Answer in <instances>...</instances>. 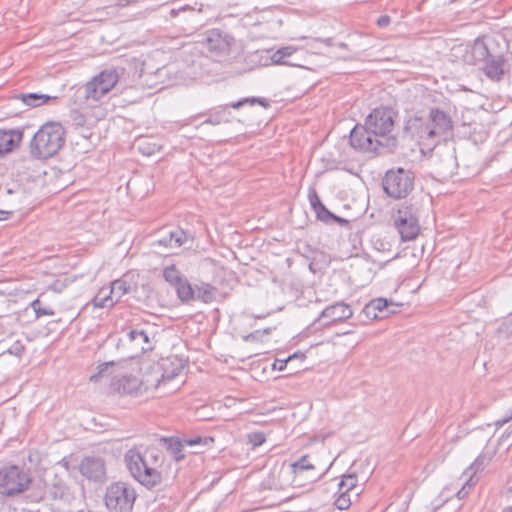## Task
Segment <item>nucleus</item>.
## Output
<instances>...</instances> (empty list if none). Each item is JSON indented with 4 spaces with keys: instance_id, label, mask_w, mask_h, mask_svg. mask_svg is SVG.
<instances>
[{
    "instance_id": "53",
    "label": "nucleus",
    "mask_w": 512,
    "mask_h": 512,
    "mask_svg": "<svg viewBox=\"0 0 512 512\" xmlns=\"http://www.w3.org/2000/svg\"><path fill=\"white\" fill-rule=\"evenodd\" d=\"M270 331H271V329H270V328L264 329V330H262V331H261V335H262V334H269V333H270Z\"/></svg>"
},
{
    "instance_id": "25",
    "label": "nucleus",
    "mask_w": 512,
    "mask_h": 512,
    "mask_svg": "<svg viewBox=\"0 0 512 512\" xmlns=\"http://www.w3.org/2000/svg\"><path fill=\"white\" fill-rule=\"evenodd\" d=\"M174 288L180 301L190 302L195 300V288L192 287L187 278L184 277Z\"/></svg>"
},
{
    "instance_id": "44",
    "label": "nucleus",
    "mask_w": 512,
    "mask_h": 512,
    "mask_svg": "<svg viewBox=\"0 0 512 512\" xmlns=\"http://www.w3.org/2000/svg\"><path fill=\"white\" fill-rule=\"evenodd\" d=\"M183 442H184L185 445L195 446V445H198V444H201V443H207L208 442V438H202L200 436L193 437V438H184Z\"/></svg>"
},
{
    "instance_id": "38",
    "label": "nucleus",
    "mask_w": 512,
    "mask_h": 512,
    "mask_svg": "<svg viewBox=\"0 0 512 512\" xmlns=\"http://www.w3.org/2000/svg\"><path fill=\"white\" fill-rule=\"evenodd\" d=\"M475 483L476 481L474 480L473 475L467 476V479L465 480L461 489L456 493V497L459 500L465 499L470 494L471 489L475 485Z\"/></svg>"
},
{
    "instance_id": "35",
    "label": "nucleus",
    "mask_w": 512,
    "mask_h": 512,
    "mask_svg": "<svg viewBox=\"0 0 512 512\" xmlns=\"http://www.w3.org/2000/svg\"><path fill=\"white\" fill-rule=\"evenodd\" d=\"M357 482L358 479L354 472L343 475L338 490L350 494L356 488Z\"/></svg>"
},
{
    "instance_id": "17",
    "label": "nucleus",
    "mask_w": 512,
    "mask_h": 512,
    "mask_svg": "<svg viewBox=\"0 0 512 512\" xmlns=\"http://www.w3.org/2000/svg\"><path fill=\"white\" fill-rule=\"evenodd\" d=\"M427 120L431 123L432 130L435 131V138L438 139V143L443 135L453 129V121L450 115L438 108L430 110Z\"/></svg>"
},
{
    "instance_id": "27",
    "label": "nucleus",
    "mask_w": 512,
    "mask_h": 512,
    "mask_svg": "<svg viewBox=\"0 0 512 512\" xmlns=\"http://www.w3.org/2000/svg\"><path fill=\"white\" fill-rule=\"evenodd\" d=\"M296 51L297 49L293 46L281 47L271 55V61L273 64L277 65H294L288 60V58Z\"/></svg>"
},
{
    "instance_id": "56",
    "label": "nucleus",
    "mask_w": 512,
    "mask_h": 512,
    "mask_svg": "<svg viewBox=\"0 0 512 512\" xmlns=\"http://www.w3.org/2000/svg\"><path fill=\"white\" fill-rule=\"evenodd\" d=\"M62 465H63L66 469H68V462H67V461H64V462L62 463Z\"/></svg>"
},
{
    "instance_id": "37",
    "label": "nucleus",
    "mask_w": 512,
    "mask_h": 512,
    "mask_svg": "<svg viewBox=\"0 0 512 512\" xmlns=\"http://www.w3.org/2000/svg\"><path fill=\"white\" fill-rule=\"evenodd\" d=\"M114 367V362H105L103 364H100L98 366V372L90 377V381L97 382L101 378L109 377L110 372L109 370Z\"/></svg>"
},
{
    "instance_id": "6",
    "label": "nucleus",
    "mask_w": 512,
    "mask_h": 512,
    "mask_svg": "<svg viewBox=\"0 0 512 512\" xmlns=\"http://www.w3.org/2000/svg\"><path fill=\"white\" fill-rule=\"evenodd\" d=\"M135 489L128 483H111L104 495V503L109 512H131L136 500Z\"/></svg>"
},
{
    "instance_id": "16",
    "label": "nucleus",
    "mask_w": 512,
    "mask_h": 512,
    "mask_svg": "<svg viewBox=\"0 0 512 512\" xmlns=\"http://www.w3.org/2000/svg\"><path fill=\"white\" fill-rule=\"evenodd\" d=\"M79 469L81 474L90 481L104 482L106 480V464L101 457H84Z\"/></svg>"
},
{
    "instance_id": "14",
    "label": "nucleus",
    "mask_w": 512,
    "mask_h": 512,
    "mask_svg": "<svg viewBox=\"0 0 512 512\" xmlns=\"http://www.w3.org/2000/svg\"><path fill=\"white\" fill-rule=\"evenodd\" d=\"M352 316L353 310L350 305L340 301L327 306L315 320V323H320L322 326L327 327L350 319Z\"/></svg>"
},
{
    "instance_id": "43",
    "label": "nucleus",
    "mask_w": 512,
    "mask_h": 512,
    "mask_svg": "<svg viewBox=\"0 0 512 512\" xmlns=\"http://www.w3.org/2000/svg\"><path fill=\"white\" fill-rule=\"evenodd\" d=\"M25 350V346L21 341L14 342L11 347L8 348L7 353L20 357Z\"/></svg>"
},
{
    "instance_id": "52",
    "label": "nucleus",
    "mask_w": 512,
    "mask_h": 512,
    "mask_svg": "<svg viewBox=\"0 0 512 512\" xmlns=\"http://www.w3.org/2000/svg\"><path fill=\"white\" fill-rule=\"evenodd\" d=\"M294 359H300V360H302V361H303V360L305 359V355H304L303 353H301V352H296V353H294L293 355H290V356L288 357V360H289L290 362H291V361H293Z\"/></svg>"
},
{
    "instance_id": "36",
    "label": "nucleus",
    "mask_w": 512,
    "mask_h": 512,
    "mask_svg": "<svg viewBox=\"0 0 512 512\" xmlns=\"http://www.w3.org/2000/svg\"><path fill=\"white\" fill-rule=\"evenodd\" d=\"M486 464H487L486 456L479 455L474 460V462L466 469V471L464 472V475H466V476L473 475V477H474L478 471H481L484 469Z\"/></svg>"
},
{
    "instance_id": "45",
    "label": "nucleus",
    "mask_w": 512,
    "mask_h": 512,
    "mask_svg": "<svg viewBox=\"0 0 512 512\" xmlns=\"http://www.w3.org/2000/svg\"><path fill=\"white\" fill-rule=\"evenodd\" d=\"M138 149L140 152H142L143 154L145 155H151L153 154L156 150H159V147H156V145H153L152 148L150 147H145L144 146V142L142 140H139V144H138Z\"/></svg>"
},
{
    "instance_id": "31",
    "label": "nucleus",
    "mask_w": 512,
    "mask_h": 512,
    "mask_svg": "<svg viewBox=\"0 0 512 512\" xmlns=\"http://www.w3.org/2000/svg\"><path fill=\"white\" fill-rule=\"evenodd\" d=\"M109 288L110 294L113 295L116 303L122 298V296L127 294L131 289L130 285L127 284V282L122 279H118L111 282Z\"/></svg>"
},
{
    "instance_id": "55",
    "label": "nucleus",
    "mask_w": 512,
    "mask_h": 512,
    "mask_svg": "<svg viewBox=\"0 0 512 512\" xmlns=\"http://www.w3.org/2000/svg\"><path fill=\"white\" fill-rule=\"evenodd\" d=\"M502 512H512V507L505 508Z\"/></svg>"
},
{
    "instance_id": "34",
    "label": "nucleus",
    "mask_w": 512,
    "mask_h": 512,
    "mask_svg": "<svg viewBox=\"0 0 512 512\" xmlns=\"http://www.w3.org/2000/svg\"><path fill=\"white\" fill-rule=\"evenodd\" d=\"M163 277L173 287L184 278L175 265L165 267L163 269Z\"/></svg>"
},
{
    "instance_id": "42",
    "label": "nucleus",
    "mask_w": 512,
    "mask_h": 512,
    "mask_svg": "<svg viewBox=\"0 0 512 512\" xmlns=\"http://www.w3.org/2000/svg\"><path fill=\"white\" fill-rule=\"evenodd\" d=\"M248 440L254 447H258L265 442L266 438L263 432H252L248 434Z\"/></svg>"
},
{
    "instance_id": "1",
    "label": "nucleus",
    "mask_w": 512,
    "mask_h": 512,
    "mask_svg": "<svg viewBox=\"0 0 512 512\" xmlns=\"http://www.w3.org/2000/svg\"><path fill=\"white\" fill-rule=\"evenodd\" d=\"M64 144V127L58 122H47L34 134L30 152L34 158L45 160L55 156Z\"/></svg>"
},
{
    "instance_id": "23",
    "label": "nucleus",
    "mask_w": 512,
    "mask_h": 512,
    "mask_svg": "<svg viewBox=\"0 0 512 512\" xmlns=\"http://www.w3.org/2000/svg\"><path fill=\"white\" fill-rule=\"evenodd\" d=\"M94 79L100 83V90L108 93L118 82L119 74L116 69H106L99 73Z\"/></svg>"
},
{
    "instance_id": "49",
    "label": "nucleus",
    "mask_w": 512,
    "mask_h": 512,
    "mask_svg": "<svg viewBox=\"0 0 512 512\" xmlns=\"http://www.w3.org/2000/svg\"><path fill=\"white\" fill-rule=\"evenodd\" d=\"M54 499L62 498L64 495V487L62 485L55 486V491L51 493Z\"/></svg>"
},
{
    "instance_id": "30",
    "label": "nucleus",
    "mask_w": 512,
    "mask_h": 512,
    "mask_svg": "<svg viewBox=\"0 0 512 512\" xmlns=\"http://www.w3.org/2000/svg\"><path fill=\"white\" fill-rule=\"evenodd\" d=\"M106 94L100 90V83L94 78L84 86V96L87 100L98 101Z\"/></svg>"
},
{
    "instance_id": "46",
    "label": "nucleus",
    "mask_w": 512,
    "mask_h": 512,
    "mask_svg": "<svg viewBox=\"0 0 512 512\" xmlns=\"http://www.w3.org/2000/svg\"><path fill=\"white\" fill-rule=\"evenodd\" d=\"M362 313L366 316V318L372 319V320L385 317V315H379L378 313H376L375 309L370 308L367 311V305H365V307L363 308Z\"/></svg>"
},
{
    "instance_id": "28",
    "label": "nucleus",
    "mask_w": 512,
    "mask_h": 512,
    "mask_svg": "<svg viewBox=\"0 0 512 512\" xmlns=\"http://www.w3.org/2000/svg\"><path fill=\"white\" fill-rule=\"evenodd\" d=\"M308 199L317 219L320 220L322 216L329 215V210L321 202L318 193L314 187H310L308 191Z\"/></svg>"
},
{
    "instance_id": "50",
    "label": "nucleus",
    "mask_w": 512,
    "mask_h": 512,
    "mask_svg": "<svg viewBox=\"0 0 512 512\" xmlns=\"http://www.w3.org/2000/svg\"><path fill=\"white\" fill-rule=\"evenodd\" d=\"M261 336V330H256L252 333H250L249 335L245 336L244 339L246 341H254V340H258L259 337Z\"/></svg>"
},
{
    "instance_id": "51",
    "label": "nucleus",
    "mask_w": 512,
    "mask_h": 512,
    "mask_svg": "<svg viewBox=\"0 0 512 512\" xmlns=\"http://www.w3.org/2000/svg\"><path fill=\"white\" fill-rule=\"evenodd\" d=\"M10 333V330L8 328V324L5 323L3 320L0 321V336L7 335Z\"/></svg>"
},
{
    "instance_id": "21",
    "label": "nucleus",
    "mask_w": 512,
    "mask_h": 512,
    "mask_svg": "<svg viewBox=\"0 0 512 512\" xmlns=\"http://www.w3.org/2000/svg\"><path fill=\"white\" fill-rule=\"evenodd\" d=\"M504 57L502 55H491L484 62L483 71L491 80H500L504 74Z\"/></svg>"
},
{
    "instance_id": "54",
    "label": "nucleus",
    "mask_w": 512,
    "mask_h": 512,
    "mask_svg": "<svg viewBox=\"0 0 512 512\" xmlns=\"http://www.w3.org/2000/svg\"><path fill=\"white\" fill-rule=\"evenodd\" d=\"M352 332L350 331H347V332H343V333H338L337 336H344V335H348V334H351Z\"/></svg>"
},
{
    "instance_id": "4",
    "label": "nucleus",
    "mask_w": 512,
    "mask_h": 512,
    "mask_svg": "<svg viewBox=\"0 0 512 512\" xmlns=\"http://www.w3.org/2000/svg\"><path fill=\"white\" fill-rule=\"evenodd\" d=\"M395 113L387 107L374 109L365 120L366 126L375 137L384 142L387 152H392L397 147V139L390 136L394 128Z\"/></svg>"
},
{
    "instance_id": "20",
    "label": "nucleus",
    "mask_w": 512,
    "mask_h": 512,
    "mask_svg": "<svg viewBox=\"0 0 512 512\" xmlns=\"http://www.w3.org/2000/svg\"><path fill=\"white\" fill-rule=\"evenodd\" d=\"M23 138L20 130H0V154L11 152Z\"/></svg>"
},
{
    "instance_id": "3",
    "label": "nucleus",
    "mask_w": 512,
    "mask_h": 512,
    "mask_svg": "<svg viewBox=\"0 0 512 512\" xmlns=\"http://www.w3.org/2000/svg\"><path fill=\"white\" fill-rule=\"evenodd\" d=\"M394 227L402 241L415 239L420 232L419 205L417 202H404L392 211Z\"/></svg>"
},
{
    "instance_id": "32",
    "label": "nucleus",
    "mask_w": 512,
    "mask_h": 512,
    "mask_svg": "<svg viewBox=\"0 0 512 512\" xmlns=\"http://www.w3.org/2000/svg\"><path fill=\"white\" fill-rule=\"evenodd\" d=\"M392 303H389L387 299L385 298H377V299H373L371 300L368 304H367V311L371 308V309H375V312L378 313L379 315H385L388 316L390 313H395V310H388V307L389 305H391Z\"/></svg>"
},
{
    "instance_id": "40",
    "label": "nucleus",
    "mask_w": 512,
    "mask_h": 512,
    "mask_svg": "<svg viewBox=\"0 0 512 512\" xmlns=\"http://www.w3.org/2000/svg\"><path fill=\"white\" fill-rule=\"evenodd\" d=\"M338 497L335 499V506L339 509V510H345L347 508L350 507L351 505V498H350V494L349 493H346V492H343V491H339L338 490Z\"/></svg>"
},
{
    "instance_id": "12",
    "label": "nucleus",
    "mask_w": 512,
    "mask_h": 512,
    "mask_svg": "<svg viewBox=\"0 0 512 512\" xmlns=\"http://www.w3.org/2000/svg\"><path fill=\"white\" fill-rule=\"evenodd\" d=\"M235 40L232 36L219 29H211L205 32L200 43L215 55H228Z\"/></svg>"
},
{
    "instance_id": "22",
    "label": "nucleus",
    "mask_w": 512,
    "mask_h": 512,
    "mask_svg": "<svg viewBox=\"0 0 512 512\" xmlns=\"http://www.w3.org/2000/svg\"><path fill=\"white\" fill-rule=\"evenodd\" d=\"M160 443L175 461L179 462L184 459L183 447L185 444L183 440L177 437H162Z\"/></svg>"
},
{
    "instance_id": "8",
    "label": "nucleus",
    "mask_w": 512,
    "mask_h": 512,
    "mask_svg": "<svg viewBox=\"0 0 512 512\" xmlns=\"http://www.w3.org/2000/svg\"><path fill=\"white\" fill-rule=\"evenodd\" d=\"M307 473V478L310 482H315L323 475L322 472L316 471L315 465L311 462L309 455H303L299 460L290 465V471L283 469L277 472L278 480L287 478L290 474L293 475L292 483L294 486H302V476ZM285 484L281 481L271 484L270 488L284 489Z\"/></svg>"
},
{
    "instance_id": "11",
    "label": "nucleus",
    "mask_w": 512,
    "mask_h": 512,
    "mask_svg": "<svg viewBox=\"0 0 512 512\" xmlns=\"http://www.w3.org/2000/svg\"><path fill=\"white\" fill-rule=\"evenodd\" d=\"M404 130L413 139H416L421 146V149L430 150L438 143L435 138V131L431 128V123L422 117H412L406 121Z\"/></svg>"
},
{
    "instance_id": "13",
    "label": "nucleus",
    "mask_w": 512,
    "mask_h": 512,
    "mask_svg": "<svg viewBox=\"0 0 512 512\" xmlns=\"http://www.w3.org/2000/svg\"><path fill=\"white\" fill-rule=\"evenodd\" d=\"M123 341L129 345L134 355L143 354L154 348L151 332L149 329L143 327L130 329L125 334Z\"/></svg>"
},
{
    "instance_id": "18",
    "label": "nucleus",
    "mask_w": 512,
    "mask_h": 512,
    "mask_svg": "<svg viewBox=\"0 0 512 512\" xmlns=\"http://www.w3.org/2000/svg\"><path fill=\"white\" fill-rule=\"evenodd\" d=\"M492 54L489 51L487 44L483 39L477 38L470 50L464 56V60L466 63L471 65H476L479 63H484Z\"/></svg>"
},
{
    "instance_id": "39",
    "label": "nucleus",
    "mask_w": 512,
    "mask_h": 512,
    "mask_svg": "<svg viewBox=\"0 0 512 512\" xmlns=\"http://www.w3.org/2000/svg\"><path fill=\"white\" fill-rule=\"evenodd\" d=\"M34 312L37 317L40 316H53L55 314L54 310L50 307H43L42 302L39 299H36L31 304Z\"/></svg>"
},
{
    "instance_id": "10",
    "label": "nucleus",
    "mask_w": 512,
    "mask_h": 512,
    "mask_svg": "<svg viewBox=\"0 0 512 512\" xmlns=\"http://www.w3.org/2000/svg\"><path fill=\"white\" fill-rule=\"evenodd\" d=\"M349 141L353 148L362 152H374L377 154L387 152L384 142L375 137L366 124L364 126H355L350 132Z\"/></svg>"
},
{
    "instance_id": "24",
    "label": "nucleus",
    "mask_w": 512,
    "mask_h": 512,
    "mask_svg": "<svg viewBox=\"0 0 512 512\" xmlns=\"http://www.w3.org/2000/svg\"><path fill=\"white\" fill-rule=\"evenodd\" d=\"M15 99H20L25 105L30 107L41 106L51 100H56V96H50L42 93H23L15 96Z\"/></svg>"
},
{
    "instance_id": "47",
    "label": "nucleus",
    "mask_w": 512,
    "mask_h": 512,
    "mask_svg": "<svg viewBox=\"0 0 512 512\" xmlns=\"http://www.w3.org/2000/svg\"><path fill=\"white\" fill-rule=\"evenodd\" d=\"M290 361L288 360V358L286 359H276L274 361V363L272 364V369L273 370H278V371H282L286 368L287 364L289 363Z\"/></svg>"
},
{
    "instance_id": "29",
    "label": "nucleus",
    "mask_w": 512,
    "mask_h": 512,
    "mask_svg": "<svg viewBox=\"0 0 512 512\" xmlns=\"http://www.w3.org/2000/svg\"><path fill=\"white\" fill-rule=\"evenodd\" d=\"M216 288L208 283H202L195 287V299L204 303H210L215 298Z\"/></svg>"
},
{
    "instance_id": "57",
    "label": "nucleus",
    "mask_w": 512,
    "mask_h": 512,
    "mask_svg": "<svg viewBox=\"0 0 512 512\" xmlns=\"http://www.w3.org/2000/svg\"><path fill=\"white\" fill-rule=\"evenodd\" d=\"M170 13H171L172 16H175L177 14L175 9H172Z\"/></svg>"
},
{
    "instance_id": "2",
    "label": "nucleus",
    "mask_w": 512,
    "mask_h": 512,
    "mask_svg": "<svg viewBox=\"0 0 512 512\" xmlns=\"http://www.w3.org/2000/svg\"><path fill=\"white\" fill-rule=\"evenodd\" d=\"M124 463L130 475L147 489H153L162 483V473L148 460L142 459L137 449H129L124 455Z\"/></svg>"
},
{
    "instance_id": "19",
    "label": "nucleus",
    "mask_w": 512,
    "mask_h": 512,
    "mask_svg": "<svg viewBox=\"0 0 512 512\" xmlns=\"http://www.w3.org/2000/svg\"><path fill=\"white\" fill-rule=\"evenodd\" d=\"M186 233L182 229H174L153 242V246H163L167 248H179L186 242Z\"/></svg>"
},
{
    "instance_id": "41",
    "label": "nucleus",
    "mask_w": 512,
    "mask_h": 512,
    "mask_svg": "<svg viewBox=\"0 0 512 512\" xmlns=\"http://www.w3.org/2000/svg\"><path fill=\"white\" fill-rule=\"evenodd\" d=\"M320 221L324 222L325 224L338 223L340 226H347L349 224V221L347 219L339 217L330 211L329 215L322 216Z\"/></svg>"
},
{
    "instance_id": "7",
    "label": "nucleus",
    "mask_w": 512,
    "mask_h": 512,
    "mask_svg": "<svg viewBox=\"0 0 512 512\" xmlns=\"http://www.w3.org/2000/svg\"><path fill=\"white\" fill-rule=\"evenodd\" d=\"M31 484L30 475L17 465L0 469V494L15 496L25 492Z\"/></svg>"
},
{
    "instance_id": "26",
    "label": "nucleus",
    "mask_w": 512,
    "mask_h": 512,
    "mask_svg": "<svg viewBox=\"0 0 512 512\" xmlns=\"http://www.w3.org/2000/svg\"><path fill=\"white\" fill-rule=\"evenodd\" d=\"M94 307L97 308H110L116 304L112 294H110L109 287L101 288L92 300Z\"/></svg>"
},
{
    "instance_id": "5",
    "label": "nucleus",
    "mask_w": 512,
    "mask_h": 512,
    "mask_svg": "<svg viewBox=\"0 0 512 512\" xmlns=\"http://www.w3.org/2000/svg\"><path fill=\"white\" fill-rule=\"evenodd\" d=\"M415 175L409 169H390L385 173L382 181L384 192L393 199H404L414 189Z\"/></svg>"
},
{
    "instance_id": "9",
    "label": "nucleus",
    "mask_w": 512,
    "mask_h": 512,
    "mask_svg": "<svg viewBox=\"0 0 512 512\" xmlns=\"http://www.w3.org/2000/svg\"><path fill=\"white\" fill-rule=\"evenodd\" d=\"M259 104L265 108L269 106L268 102L265 99L258 98V97H247L242 98L236 102H232L227 105H220L215 107L210 111L209 117L203 122V124H210V125H220V124H226L233 121L234 117L232 115V112L230 111V108L233 109H240L245 105H255Z\"/></svg>"
},
{
    "instance_id": "58",
    "label": "nucleus",
    "mask_w": 512,
    "mask_h": 512,
    "mask_svg": "<svg viewBox=\"0 0 512 512\" xmlns=\"http://www.w3.org/2000/svg\"><path fill=\"white\" fill-rule=\"evenodd\" d=\"M361 341V339H357L354 341V345H357L359 342Z\"/></svg>"
},
{
    "instance_id": "48",
    "label": "nucleus",
    "mask_w": 512,
    "mask_h": 512,
    "mask_svg": "<svg viewBox=\"0 0 512 512\" xmlns=\"http://www.w3.org/2000/svg\"><path fill=\"white\" fill-rule=\"evenodd\" d=\"M391 19L388 15H382L377 20V25L379 27H386L390 24Z\"/></svg>"
},
{
    "instance_id": "33",
    "label": "nucleus",
    "mask_w": 512,
    "mask_h": 512,
    "mask_svg": "<svg viewBox=\"0 0 512 512\" xmlns=\"http://www.w3.org/2000/svg\"><path fill=\"white\" fill-rule=\"evenodd\" d=\"M164 458L163 452L157 448H149L145 451V454L142 455L143 460H148L150 465L157 469L163 465Z\"/></svg>"
},
{
    "instance_id": "15",
    "label": "nucleus",
    "mask_w": 512,
    "mask_h": 512,
    "mask_svg": "<svg viewBox=\"0 0 512 512\" xmlns=\"http://www.w3.org/2000/svg\"><path fill=\"white\" fill-rule=\"evenodd\" d=\"M111 388L118 393L134 397L141 396L146 391L142 381L134 375L114 376L111 380Z\"/></svg>"
}]
</instances>
